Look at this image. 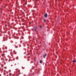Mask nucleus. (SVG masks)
<instances>
[{
    "label": "nucleus",
    "instance_id": "obj_2",
    "mask_svg": "<svg viewBox=\"0 0 76 76\" xmlns=\"http://www.w3.org/2000/svg\"><path fill=\"white\" fill-rule=\"evenodd\" d=\"M39 62L40 63H42V60H40Z\"/></svg>",
    "mask_w": 76,
    "mask_h": 76
},
{
    "label": "nucleus",
    "instance_id": "obj_4",
    "mask_svg": "<svg viewBox=\"0 0 76 76\" xmlns=\"http://www.w3.org/2000/svg\"><path fill=\"white\" fill-rule=\"evenodd\" d=\"M72 62H73V63H75V62H76V61H75V60H73V61H72Z\"/></svg>",
    "mask_w": 76,
    "mask_h": 76
},
{
    "label": "nucleus",
    "instance_id": "obj_13",
    "mask_svg": "<svg viewBox=\"0 0 76 76\" xmlns=\"http://www.w3.org/2000/svg\"><path fill=\"white\" fill-rule=\"evenodd\" d=\"M4 60H3V61H4Z\"/></svg>",
    "mask_w": 76,
    "mask_h": 76
},
{
    "label": "nucleus",
    "instance_id": "obj_11",
    "mask_svg": "<svg viewBox=\"0 0 76 76\" xmlns=\"http://www.w3.org/2000/svg\"><path fill=\"white\" fill-rule=\"evenodd\" d=\"M41 27H42L41 26H40V28H41Z\"/></svg>",
    "mask_w": 76,
    "mask_h": 76
},
{
    "label": "nucleus",
    "instance_id": "obj_1",
    "mask_svg": "<svg viewBox=\"0 0 76 76\" xmlns=\"http://www.w3.org/2000/svg\"><path fill=\"white\" fill-rule=\"evenodd\" d=\"M47 13H46L44 15L45 17V18H47Z\"/></svg>",
    "mask_w": 76,
    "mask_h": 76
},
{
    "label": "nucleus",
    "instance_id": "obj_5",
    "mask_svg": "<svg viewBox=\"0 0 76 76\" xmlns=\"http://www.w3.org/2000/svg\"><path fill=\"white\" fill-rule=\"evenodd\" d=\"M4 56V53H3V54H2V57H3V56Z\"/></svg>",
    "mask_w": 76,
    "mask_h": 76
},
{
    "label": "nucleus",
    "instance_id": "obj_12",
    "mask_svg": "<svg viewBox=\"0 0 76 76\" xmlns=\"http://www.w3.org/2000/svg\"><path fill=\"white\" fill-rule=\"evenodd\" d=\"M36 30H37V29H36L35 30V31H36Z\"/></svg>",
    "mask_w": 76,
    "mask_h": 76
},
{
    "label": "nucleus",
    "instance_id": "obj_10",
    "mask_svg": "<svg viewBox=\"0 0 76 76\" xmlns=\"http://www.w3.org/2000/svg\"><path fill=\"white\" fill-rule=\"evenodd\" d=\"M25 4H26V5L27 4V3H25Z\"/></svg>",
    "mask_w": 76,
    "mask_h": 76
},
{
    "label": "nucleus",
    "instance_id": "obj_6",
    "mask_svg": "<svg viewBox=\"0 0 76 76\" xmlns=\"http://www.w3.org/2000/svg\"><path fill=\"white\" fill-rule=\"evenodd\" d=\"M16 59L17 60H18V57H17L16 58Z\"/></svg>",
    "mask_w": 76,
    "mask_h": 76
},
{
    "label": "nucleus",
    "instance_id": "obj_7",
    "mask_svg": "<svg viewBox=\"0 0 76 76\" xmlns=\"http://www.w3.org/2000/svg\"><path fill=\"white\" fill-rule=\"evenodd\" d=\"M43 58H45V55H43Z\"/></svg>",
    "mask_w": 76,
    "mask_h": 76
},
{
    "label": "nucleus",
    "instance_id": "obj_3",
    "mask_svg": "<svg viewBox=\"0 0 76 76\" xmlns=\"http://www.w3.org/2000/svg\"><path fill=\"white\" fill-rule=\"evenodd\" d=\"M43 21H44V22H46V20L44 19Z\"/></svg>",
    "mask_w": 76,
    "mask_h": 76
},
{
    "label": "nucleus",
    "instance_id": "obj_8",
    "mask_svg": "<svg viewBox=\"0 0 76 76\" xmlns=\"http://www.w3.org/2000/svg\"><path fill=\"white\" fill-rule=\"evenodd\" d=\"M45 56H47V54L46 53L45 55H44Z\"/></svg>",
    "mask_w": 76,
    "mask_h": 76
},
{
    "label": "nucleus",
    "instance_id": "obj_9",
    "mask_svg": "<svg viewBox=\"0 0 76 76\" xmlns=\"http://www.w3.org/2000/svg\"><path fill=\"white\" fill-rule=\"evenodd\" d=\"M11 74H9V75L10 76H11Z\"/></svg>",
    "mask_w": 76,
    "mask_h": 76
}]
</instances>
